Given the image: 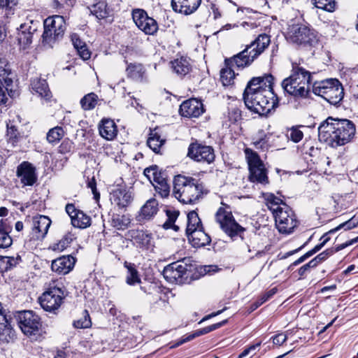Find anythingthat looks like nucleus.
I'll return each instance as SVG.
<instances>
[{
  "label": "nucleus",
  "mask_w": 358,
  "mask_h": 358,
  "mask_svg": "<svg viewBox=\"0 0 358 358\" xmlns=\"http://www.w3.org/2000/svg\"><path fill=\"white\" fill-rule=\"evenodd\" d=\"M173 193L180 202L186 204L197 203L207 194L202 182L192 177L178 175L173 180Z\"/></svg>",
  "instance_id": "3"
},
{
  "label": "nucleus",
  "mask_w": 358,
  "mask_h": 358,
  "mask_svg": "<svg viewBox=\"0 0 358 358\" xmlns=\"http://www.w3.org/2000/svg\"><path fill=\"white\" fill-rule=\"evenodd\" d=\"M187 236L194 248L204 247L211 241L210 236L203 231V227L187 234Z\"/></svg>",
  "instance_id": "27"
},
{
  "label": "nucleus",
  "mask_w": 358,
  "mask_h": 358,
  "mask_svg": "<svg viewBox=\"0 0 358 358\" xmlns=\"http://www.w3.org/2000/svg\"><path fill=\"white\" fill-rule=\"evenodd\" d=\"M171 65L174 72L180 76L187 75L191 69L189 59L185 57L175 59L171 62Z\"/></svg>",
  "instance_id": "31"
},
{
  "label": "nucleus",
  "mask_w": 358,
  "mask_h": 358,
  "mask_svg": "<svg viewBox=\"0 0 358 358\" xmlns=\"http://www.w3.org/2000/svg\"><path fill=\"white\" fill-rule=\"evenodd\" d=\"M16 176L22 187L33 186L38 180L36 167L27 161L22 162L17 166Z\"/></svg>",
  "instance_id": "16"
},
{
  "label": "nucleus",
  "mask_w": 358,
  "mask_h": 358,
  "mask_svg": "<svg viewBox=\"0 0 358 358\" xmlns=\"http://www.w3.org/2000/svg\"><path fill=\"white\" fill-rule=\"evenodd\" d=\"M179 112L183 117H198L203 113V106L201 101L190 99L182 103Z\"/></svg>",
  "instance_id": "20"
},
{
  "label": "nucleus",
  "mask_w": 358,
  "mask_h": 358,
  "mask_svg": "<svg viewBox=\"0 0 358 358\" xmlns=\"http://www.w3.org/2000/svg\"><path fill=\"white\" fill-rule=\"evenodd\" d=\"M355 134V126L347 119L329 117L318 127L320 140L336 146L348 143Z\"/></svg>",
  "instance_id": "2"
},
{
  "label": "nucleus",
  "mask_w": 358,
  "mask_h": 358,
  "mask_svg": "<svg viewBox=\"0 0 358 358\" xmlns=\"http://www.w3.org/2000/svg\"><path fill=\"white\" fill-rule=\"evenodd\" d=\"M332 255V248H328L326 250L323 251L322 252L320 253L318 255H317L315 258L313 259V260L317 265L318 264L326 260L329 257L331 256Z\"/></svg>",
  "instance_id": "58"
},
{
  "label": "nucleus",
  "mask_w": 358,
  "mask_h": 358,
  "mask_svg": "<svg viewBox=\"0 0 358 358\" xmlns=\"http://www.w3.org/2000/svg\"><path fill=\"white\" fill-rule=\"evenodd\" d=\"M51 222L50 219L45 215H38L33 217L30 240L43 239L48 234Z\"/></svg>",
  "instance_id": "18"
},
{
  "label": "nucleus",
  "mask_w": 358,
  "mask_h": 358,
  "mask_svg": "<svg viewBox=\"0 0 358 358\" xmlns=\"http://www.w3.org/2000/svg\"><path fill=\"white\" fill-rule=\"evenodd\" d=\"M275 224L281 233L290 234L297 225L294 212L288 206L284 204V207L277 210L273 214Z\"/></svg>",
  "instance_id": "12"
},
{
  "label": "nucleus",
  "mask_w": 358,
  "mask_h": 358,
  "mask_svg": "<svg viewBox=\"0 0 358 358\" xmlns=\"http://www.w3.org/2000/svg\"><path fill=\"white\" fill-rule=\"evenodd\" d=\"M166 214L167 220L163 224V227L166 229H173L174 231H178L179 227L175 224L178 215L179 211L175 210H166Z\"/></svg>",
  "instance_id": "43"
},
{
  "label": "nucleus",
  "mask_w": 358,
  "mask_h": 358,
  "mask_svg": "<svg viewBox=\"0 0 358 358\" xmlns=\"http://www.w3.org/2000/svg\"><path fill=\"white\" fill-rule=\"evenodd\" d=\"M129 234L134 243L139 248L149 250L152 246V237L150 234L141 230H131L129 231Z\"/></svg>",
  "instance_id": "26"
},
{
  "label": "nucleus",
  "mask_w": 358,
  "mask_h": 358,
  "mask_svg": "<svg viewBox=\"0 0 358 358\" xmlns=\"http://www.w3.org/2000/svg\"><path fill=\"white\" fill-rule=\"evenodd\" d=\"M13 240L9 235L6 224L0 220V248H6L11 245Z\"/></svg>",
  "instance_id": "44"
},
{
  "label": "nucleus",
  "mask_w": 358,
  "mask_h": 358,
  "mask_svg": "<svg viewBox=\"0 0 358 358\" xmlns=\"http://www.w3.org/2000/svg\"><path fill=\"white\" fill-rule=\"evenodd\" d=\"M16 320L22 331L27 336L39 333L42 323L41 318L32 310H24L17 313Z\"/></svg>",
  "instance_id": "10"
},
{
  "label": "nucleus",
  "mask_w": 358,
  "mask_h": 358,
  "mask_svg": "<svg viewBox=\"0 0 358 358\" xmlns=\"http://www.w3.org/2000/svg\"><path fill=\"white\" fill-rule=\"evenodd\" d=\"M310 73L296 63L292 64V73L281 86L287 94L296 98H306L310 91Z\"/></svg>",
  "instance_id": "4"
},
{
  "label": "nucleus",
  "mask_w": 358,
  "mask_h": 358,
  "mask_svg": "<svg viewBox=\"0 0 358 358\" xmlns=\"http://www.w3.org/2000/svg\"><path fill=\"white\" fill-rule=\"evenodd\" d=\"M265 200L268 208L272 211L273 214L284 207V204H285L281 199L271 193L265 195Z\"/></svg>",
  "instance_id": "42"
},
{
  "label": "nucleus",
  "mask_w": 358,
  "mask_h": 358,
  "mask_svg": "<svg viewBox=\"0 0 358 358\" xmlns=\"http://www.w3.org/2000/svg\"><path fill=\"white\" fill-rule=\"evenodd\" d=\"M101 99H99L98 96L91 92L85 95L80 101L81 107L85 110H90L94 109L96 105L99 104Z\"/></svg>",
  "instance_id": "36"
},
{
  "label": "nucleus",
  "mask_w": 358,
  "mask_h": 358,
  "mask_svg": "<svg viewBox=\"0 0 358 358\" xmlns=\"http://www.w3.org/2000/svg\"><path fill=\"white\" fill-rule=\"evenodd\" d=\"M76 259L71 255L62 256L52 261L51 268L54 272L65 275L73 268Z\"/></svg>",
  "instance_id": "24"
},
{
  "label": "nucleus",
  "mask_w": 358,
  "mask_h": 358,
  "mask_svg": "<svg viewBox=\"0 0 358 358\" xmlns=\"http://www.w3.org/2000/svg\"><path fill=\"white\" fill-rule=\"evenodd\" d=\"M227 320H225L220 322H217L208 327H204L203 329H197L196 330V336H200L206 334L210 331H213L214 330H216L222 327L223 325H224L227 323Z\"/></svg>",
  "instance_id": "55"
},
{
  "label": "nucleus",
  "mask_w": 358,
  "mask_h": 358,
  "mask_svg": "<svg viewBox=\"0 0 358 358\" xmlns=\"http://www.w3.org/2000/svg\"><path fill=\"white\" fill-rule=\"evenodd\" d=\"M145 71L143 66L140 63H129L126 69L127 76L138 82L143 80Z\"/></svg>",
  "instance_id": "30"
},
{
  "label": "nucleus",
  "mask_w": 358,
  "mask_h": 358,
  "mask_svg": "<svg viewBox=\"0 0 358 358\" xmlns=\"http://www.w3.org/2000/svg\"><path fill=\"white\" fill-rule=\"evenodd\" d=\"M73 325L76 329H86L90 327L92 322L88 311L87 310H83L82 317L75 320Z\"/></svg>",
  "instance_id": "50"
},
{
  "label": "nucleus",
  "mask_w": 358,
  "mask_h": 358,
  "mask_svg": "<svg viewBox=\"0 0 358 358\" xmlns=\"http://www.w3.org/2000/svg\"><path fill=\"white\" fill-rule=\"evenodd\" d=\"M110 222L111 226L116 229L124 230L130 224V219L124 215L113 213L111 215Z\"/></svg>",
  "instance_id": "39"
},
{
  "label": "nucleus",
  "mask_w": 358,
  "mask_h": 358,
  "mask_svg": "<svg viewBox=\"0 0 358 358\" xmlns=\"http://www.w3.org/2000/svg\"><path fill=\"white\" fill-rule=\"evenodd\" d=\"M313 92L322 96L332 105H337L343 99L344 92L342 85L337 79H327L315 82Z\"/></svg>",
  "instance_id": "5"
},
{
  "label": "nucleus",
  "mask_w": 358,
  "mask_h": 358,
  "mask_svg": "<svg viewBox=\"0 0 358 358\" xmlns=\"http://www.w3.org/2000/svg\"><path fill=\"white\" fill-rule=\"evenodd\" d=\"M64 131L61 127H55L49 130L47 134V140L50 143H58L64 136Z\"/></svg>",
  "instance_id": "49"
},
{
  "label": "nucleus",
  "mask_w": 358,
  "mask_h": 358,
  "mask_svg": "<svg viewBox=\"0 0 358 358\" xmlns=\"http://www.w3.org/2000/svg\"><path fill=\"white\" fill-rule=\"evenodd\" d=\"M327 234H324L320 240H322V243L315 245L312 250L307 252L306 254H304L303 256L299 257L298 259H296L293 265L296 266L302 262H303L306 259L313 256L314 254L320 251L325 245L326 243L329 241V237H326Z\"/></svg>",
  "instance_id": "41"
},
{
  "label": "nucleus",
  "mask_w": 358,
  "mask_h": 358,
  "mask_svg": "<svg viewBox=\"0 0 358 358\" xmlns=\"http://www.w3.org/2000/svg\"><path fill=\"white\" fill-rule=\"evenodd\" d=\"M77 52L79 54V55L80 56V57L84 60H87L90 58L91 54H90V52L89 51V50L87 49L86 44L84 45L80 48H79L77 50Z\"/></svg>",
  "instance_id": "63"
},
{
  "label": "nucleus",
  "mask_w": 358,
  "mask_h": 358,
  "mask_svg": "<svg viewBox=\"0 0 358 358\" xmlns=\"http://www.w3.org/2000/svg\"><path fill=\"white\" fill-rule=\"evenodd\" d=\"M187 156L191 159L207 164H211L215 160L214 149L209 145L197 142L192 143L188 148Z\"/></svg>",
  "instance_id": "14"
},
{
  "label": "nucleus",
  "mask_w": 358,
  "mask_h": 358,
  "mask_svg": "<svg viewBox=\"0 0 358 358\" xmlns=\"http://www.w3.org/2000/svg\"><path fill=\"white\" fill-rule=\"evenodd\" d=\"M99 131L101 137L110 141L117 134V129L115 123L110 119H103L99 125Z\"/></svg>",
  "instance_id": "28"
},
{
  "label": "nucleus",
  "mask_w": 358,
  "mask_h": 358,
  "mask_svg": "<svg viewBox=\"0 0 358 358\" xmlns=\"http://www.w3.org/2000/svg\"><path fill=\"white\" fill-rule=\"evenodd\" d=\"M17 4L18 0H0L1 14L5 18H10L15 14Z\"/></svg>",
  "instance_id": "34"
},
{
  "label": "nucleus",
  "mask_w": 358,
  "mask_h": 358,
  "mask_svg": "<svg viewBox=\"0 0 358 358\" xmlns=\"http://www.w3.org/2000/svg\"><path fill=\"white\" fill-rule=\"evenodd\" d=\"M270 36L266 34L259 35L250 44L247 45L257 57L259 56L270 44Z\"/></svg>",
  "instance_id": "29"
},
{
  "label": "nucleus",
  "mask_w": 358,
  "mask_h": 358,
  "mask_svg": "<svg viewBox=\"0 0 358 358\" xmlns=\"http://www.w3.org/2000/svg\"><path fill=\"white\" fill-rule=\"evenodd\" d=\"M266 135L264 134V132L262 131V134L259 136V138L253 143L255 147L257 149H263L267 143V140L266 139Z\"/></svg>",
  "instance_id": "60"
},
{
  "label": "nucleus",
  "mask_w": 358,
  "mask_h": 358,
  "mask_svg": "<svg viewBox=\"0 0 358 358\" xmlns=\"http://www.w3.org/2000/svg\"><path fill=\"white\" fill-rule=\"evenodd\" d=\"M5 58L0 57V104H6L8 101L7 92L12 86L11 71Z\"/></svg>",
  "instance_id": "17"
},
{
  "label": "nucleus",
  "mask_w": 358,
  "mask_h": 358,
  "mask_svg": "<svg viewBox=\"0 0 358 358\" xmlns=\"http://www.w3.org/2000/svg\"><path fill=\"white\" fill-rule=\"evenodd\" d=\"M158 203L156 199H150L141 208V215L145 219H150L158 210Z\"/></svg>",
  "instance_id": "40"
},
{
  "label": "nucleus",
  "mask_w": 358,
  "mask_h": 358,
  "mask_svg": "<svg viewBox=\"0 0 358 358\" xmlns=\"http://www.w3.org/2000/svg\"><path fill=\"white\" fill-rule=\"evenodd\" d=\"M313 4L320 9L328 11L333 12L336 8V1L335 0H312Z\"/></svg>",
  "instance_id": "52"
},
{
  "label": "nucleus",
  "mask_w": 358,
  "mask_h": 358,
  "mask_svg": "<svg viewBox=\"0 0 358 358\" xmlns=\"http://www.w3.org/2000/svg\"><path fill=\"white\" fill-rule=\"evenodd\" d=\"M162 274L170 283L182 285L189 284L192 280L190 266L184 261H177L164 267Z\"/></svg>",
  "instance_id": "8"
},
{
  "label": "nucleus",
  "mask_w": 358,
  "mask_h": 358,
  "mask_svg": "<svg viewBox=\"0 0 358 358\" xmlns=\"http://www.w3.org/2000/svg\"><path fill=\"white\" fill-rule=\"evenodd\" d=\"M357 226H358V221H356V220L354 217H352V218L350 219L349 220L341 224L337 227L330 230L328 233L326 234H327L326 237H328L327 236L328 234L334 233V232L337 231L338 229H344L345 230H349V229L356 227Z\"/></svg>",
  "instance_id": "54"
},
{
  "label": "nucleus",
  "mask_w": 358,
  "mask_h": 358,
  "mask_svg": "<svg viewBox=\"0 0 358 358\" xmlns=\"http://www.w3.org/2000/svg\"><path fill=\"white\" fill-rule=\"evenodd\" d=\"M245 152L249 166L250 180L262 185L268 184V178L267 176V171L259 156L249 148H246Z\"/></svg>",
  "instance_id": "9"
},
{
  "label": "nucleus",
  "mask_w": 358,
  "mask_h": 358,
  "mask_svg": "<svg viewBox=\"0 0 358 358\" xmlns=\"http://www.w3.org/2000/svg\"><path fill=\"white\" fill-rule=\"evenodd\" d=\"M66 28V22L63 16L55 15L46 18L42 35L43 45L52 48L55 42L63 37Z\"/></svg>",
  "instance_id": "7"
},
{
  "label": "nucleus",
  "mask_w": 358,
  "mask_h": 358,
  "mask_svg": "<svg viewBox=\"0 0 358 358\" xmlns=\"http://www.w3.org/2000/svg\"><path fill=\"white\" fill-rule=\"evenodd\" d=\"M37 27L33 20L22 24L18 29L17 41L20 47L27 48L32 43L33 35Z\"/></svg>",
  "instance_id": "19"
},
{
  "label": "nucleus",
  "mask_w": 358,
  "mask_h": 358,
  "mask_svg": "<svg viewBox=\"0 0 358 358\" xmlns=\"http://www.w3.org/2000/svg\"><path fill=\"white\" fill-rule=\"evenodd\" d=\"M71 39L72 43L76 50L83 47L85 43L80 40L78 35L77 34H72L71 35Z\"/></svg>",
  "instance_id": "61"
},
{
  "label": "nucleus",
  "mask_w": 358,
  "mask_h": 358,
  "mask_svg": "<svg viewBox=\"0 0 358 358\" xmlns=\"http://www.w3.org/2000/svg\"><path fill=\"white\" fill-rule=\"evenodd\" d=\"M277 292V288L274 287L262 294L258 300L250 305L249 308L250 313L255 310L258 308L261 305L267 301L269 299H271L275 293Z\"/></svg>",
  "instance_id": "48"
},
{
  "label": "nucleus",
  "mask_w": 358,
  "mask_h": 358,
  "mask_svg": "<svg viewBox=\"0 0 358 358\" xmlns=\"http://www.w3.org/2000/svg\"><path fill=\"white\" fill-rule=\"evenodd\" d=\"M15 331L7 315L2 310L0 303V341L3 343H9L14 340Z\"/></svg>",
  "instance_id": "22"
},
{
  "label": "nucleus",
  "mask_w": 358,
  "mask_h": 358,
  "mask_svg": "<svg viewBox=\"0 0 358 358\" xmlns=\"http://www.w3.org/2000/svg\"><path fill=\"white\" fill-rule=\"evenodd\" d=\"M31 89L33 93L38 95L46 101L50 100L52 93L49 89L46 80L41 78H34L31 81Z\"/></svg>",
  "instance_id": "25"
},
{
  "label": "nucleus",
  "mask_w": 358,
  "mask_h": 358,
  "mask_svg": "<svg viewBox=\"0 0 358 358\" xmlns=\"http://www.w3.org/2000/svg\"><path fill=\"white\" fill-rule=\"evenodd\" d=\"M71 224L75 227L85 229L90 226L91 218L83 211L78 210V212L72 217Z\"/></svg>",
  "instance_id": "35"
},
{
  "label": "nucleus",
  "mask_w": 358,
  "mask_h": 358,
  "mask_svg": "<svg viewBox=\"0 0 358 358\" xmlns=\"http://www.w3.org/2000/svg\"><path fill=\"white\" fill-rule=\"evenodd\" d=\"M287 137L294 143H298L302 140L303 137V132L297 128L292 127L289 133L287 134Z\"/></svg>",
  "instance_id": "57"
},
{
  "label": "nucleus",
  "mask_w": 358,
  "mask_h": 358,
  "mask_svg": "<svg viewBox=\"0 0 358 358\" xmlns=\"http://www.w3.org/2000/svg\"><path fill=\"white\" fill-rule=\"evenodd\" d=\"M1 262L4 265V269L8 271L15 267L21 262V257L17 255L16 257L3 256L1 257Z\"/></svg>",
  "instance_id": "51"
},
{
  "label": "nucleus",
  "mask_w": 358,
  "mask_h": 358,
  "mask_svg": "<svg viewBox=\"0 0 358 358\" xmlns=\"http://www.w3.org/2000/svg\"><path fill=\"white\" fill-rule=\"evenodd\" d=\"M75 239L74 234L69 232L66 234L57 243H54L51 248L55 251H63Z\"/></svg>",
  "instance_id": "46"
},
{
  "label": "nucleus",
  "mask_w": 358,
  "mask_h": 358,
  "mask_svg": "<svg viewBox=\"0 0 358 358\" xmlns=\"http://www.w3.org/2000/svg\"><path fill=\"white\" fill-rule=\"evenodd\" d=\"M157 170V166L155 165L145 169L143 173L149 180L151 181V179L152 178L155 181L159 179V177L161 176V173H158Z\"/></svg>",
  "instance_id": "56"
},
{
  "label": "nucleus",
  "mask_w": 358,
  "mask_h": 358,
  "mask_svg": "<svg viewBox=\"0 0 358 358\" xmlns=\"http://www.w3.org/2000/svg\"><path fill=\"white\" fill-rule=\"evenodd\" d=\"M114 203L120 208H124L128 206L131 201V194L125 189H118L113 194Z\"/></svg>",
  "instance_id": "32"
},
{
  "label": "nucleus",
  "mask_w": 358,
  "mask_h": 358,
  "mask_svg": "<svg viewBox=\"0 0 358 358\" xmlns=\"http://www.w3.org/2000/svg\"><path fill=\"white\" fill-rule=\"evenodd\" d=\"M220 206L215 215V221L220 225V229L231 238L234 239L237 236L241 238L242 234L245 229L241 226L234 219L231 208L229 205L221 203Z\"/></svg>",
  "instance_id": "6"
},
{
  "label": "nucleus",
  "mask_w": 358,
  "mask_h": 358,
  "mask_svg": "<svg viewBox=\"0 0 358 358\" xmlns=\"http://www.w3.org/2000/svg\"><path fill=\"white\" fill-rule=\"evenodd\" d=\"M155 182H156L155 186L156 192L160 194L162 197H167L170 192V186L167 183V181L160 176L159 179L155 180Z\"/></svg>",
  "instance_id": "47"
},
{
  "label": "nucleus",
  "mask_w": 358,
  "mask_h": 358,
  "mask_svg": "<svg viewBox=\"0 0 358 358\" xmlns=\"http://www.w3.org/2000/svg\"><path fill=\"white\" fill-rule=\"evenodd\" d=\"M132 18L139 29L147 35H154L158 30L157 21L149 17L146 11L136 8L132 11Z\"/></svg>",
  "instance_id": "15"
},
{
  "label": "nucleus",
  "mask_w": 358,
  "mask_h": 358,
  "mask_svg": "<svg viewBox=\"0 0 358 358\" xmlns=\"http://www.w3.org/2000/svg\"><path fill=\"white\" fill-rule=\"evenodd\" d=\"M257 58L256 55L250 50L246 45L245 48L234 55V57L225 60L227 65H230L231 67L237 66L238 68H244L250 66L253 61Z\"/></svg>",
  "instance_id": "21"
},
{
  "label": "nucleus",
  "mask_w": 358,
  "mask_h": 358,
  "mask_svg": "<svg viewBox=\"0 0 358 358\" xmlns=\"http://www.w3.org/2000/svg\"><path fill=\"white\" fill-rule=\"evenodd\" d=\"M124 266L127 269V275L126 278L127 283L133 285L135 283L141 282V278L135 264L125 261Z\"/></svg>",
  "instance_id": "37"
},
{
  "label": "nucleus",
  "mask_w": 358,
  "mask_h": 358,
  "mask_svg": "<svg viewBox=\"0 0 358 358\" xmlns=\"http://www.w3.org/2000/svg\"><path fill=\"white\" fill-rule=\"evenodd\" d=\"M287 38L297 45L311 44L315 39V35L306 25L297 24L289 26Z\"/></svg>",
  "instance_id": "11"
},
{
  "label": "nucleus",
  "mask_w": 358,
  "mask_h": 358,
  "mask_svg": "<svg viewBox=\"0 0 358 358\" xmlns=\"http://www.w3.org/2000/svg\"><path fill=\"white\" fill-rule=\"evenodd\" d=\"M235 78V73L231 69H223L220 71V80L224 86L230 85L233 83Z\"/></svg>",
  "instance_id": "53"
},
{
  "label": "nucleus",
  "mask_w": 358,
  "mask_h": 358,
  "mask_svg": "<svg viewBox=\"0 0 358 358\" xmlns=\"http://www.w3.org/2000/svg\"><path fill=\"white\" fill-rule=\"evenodd\" d=\"M201 2V0H171V6L175 12L187 15L194 13Z\"/></svg>",
  "instance_id": "23"
},
{
  "label": "nucleus",
  "mask_w": 358,
  "mask_h": 358,
  "mask_svg": "<svg viewBox=\"0 0 358 358\" xmlns=\"http://www.w3.org/2000/svg\"><path fill=\"white\" fill-rule=\"evenodd\" d=\"M89 9L90 13L98 19H103L108 15L107 5L103 1L93 4Z\"/></svg>",
  "instance_id": "45"
},
{
  "label": "nucleus",
  "mask_w": 358,
  "mask_h": 358,
  "mask_svg": "<svg viewBox=\"0 0 358 358\" xmlns=\"http://www.w3.org/2000/svg\"><path fill=\"white\" fill-rule=\"evenodd\" d=\"M202 227V223L197 213L194 210L190 211L187 214L186 234L192 233V231Z\"/></svg>",
  "instance_id": "38"
},
{
  "label": "nucleus",
  "mask_w": 358,
  "mask_h": 358,
  "mask_svg": "<svg viewBox=\"0 0 358 358\" xmlns=\"http://www.w3.org/2000/svg\"><path fill=\"white\" fill-rule=\"evenodd\" d=\"M271 339L274 345H281L287 341V336L285 334H278L273 336Z\"/></svg>",
  "instance_id": "59"
},
{
  "label": "nucleus",
  "mask_w": 358,
  "mask_h": 358,
  "mask_svg": "<svg viewBox=\"0 0 358 358\" xmlns=\"http://www.w3.org/2000/svg\"><path fill=\"white\" fill-rule=\"evenodd\" d=\"M164 140L161 138L160 135L157 132L156 129L151 130L147 141L148 147L155 153H159L160 148L164 143Z\"/></svg>",
  "instance_id": "33"
},
{
  "label": "nucleus",
  "mask_w": 358,
  "mask_h": 358,
  "mask_svg": "<svg viewBox=\"0 0 358 358\" xmlns=\"http://www.w3.org/2000/svg\"><path fill=\"white\" fill-rule=\"evenodd\" d=\"M229 118L234 122L238 121L241 118V111L237 108H231L229 112Z\"/></svg>",
  "instance_id": "64"
},
{
  "label": "nucleus",
  "mask_w": 358,
  "mask_h": 358,
  "mask_svg": "<svg viewBox=\"0 0 358 358\" xmlns=\"http://www.w3.org/2000/svg\"><path fill=\"white\" fill-rule=\"evenodd\" d=\"M315 266H317V264L312 259L299 269V275L300 276H303L308 270H309L310 268H315Z\"/></svg>",
  "instance_id": "62"
},
{
  "label": "nucleus",
  "mask_w": 358,
  "mask_h": 358,
  "mask_svg": "<svg viewBox=\"0 0 358 358\" xmlns=\"http://www.w3.org/2000/svg\"><path fill=\"white\" fill-rule=\"evenodd\" d=\"M274 78L271 74L254 77L248 83L243 99L250 110L266 115L278 106V99L273 90Z\"/></svg>",
  "instance_id": "1"
},
{
  "label": "nucleus",
  "mask_w": 358,
  "mask_h": 358,
  "mask_svg": "<svg viewBox=\"0 0 358 358\" xmlns=\"http://www.w3.org/2000/svg\"><path fill=\"white\" fill-rule=\"evenodd\" d=\"M63 299L64 291L61 288L53 287L49 288L38 298V302L44 310L54 312L59 308Z\"/></svg>",
  "instance_id": "13"
}]
</instances>
